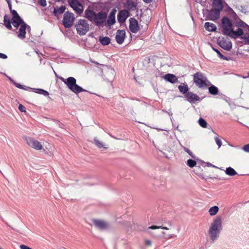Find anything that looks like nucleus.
Here are the masks:
<instances>
[{
	"label": "nucleus",
	"mask_w": 249,
	"mask_h": 249,
	"mask_svg": "<svg viewBox=\"0 0 249 249\" xmlns=\"http://www.w3.org/2000/svg\"><path fill=\"white\" fill-rule=\"evenodd\" d=\"M221 25L223 34L225 35L236 38L243 35V31L241 28H238L235 31L233 29L231 19L227 17L222 18Z\"/></svg>",
	"instance_id": "nucleus-1"
},
{
	"label": "nucleus",
	"mask_w": 249,
	"mask_h": 249,
	"mask_svg": "<svg viewBox=\"0 0 249 249\" xmlns=\"http://www.w3.org/2000/svg\"><path fill=\"white\" fill-rule=\"evenodd\" d=\"M84 14V17L86 18L98 27L103 26L107 17L106 12L100 11L96 13L89 8L85 10Z\"/></svg>",
	"instance_id": "nucleus-2"
},
{
	"label": "nucleus",
	"mask_w": 249,
	"mask_h": 249,
	"mask_svg": "<svg viewBox=\"0 0 249 249\" xmlns=\"http://www.w3.org/2000/svg\"><path fill=\"white\" fill-rule=\"evenodd\" d=\"M222 228L221 219L220 217H216L212 222L209 230L210 236L213 241L217 239Z\"/></svg>",
	"instance_id": "nucleus-3"
},
{
	"label": "nucleus",
	"mask_w": 249,
	"mask_h": 249,
	"mask_svg": "<svg viewBox=\"0 0 249 249\" xmlns=\"http://www.w3.org/2000/svg\"><path fill=\"white\" fill-rule=\"evenodd\" d=\"M60 79L75 94H78V93L86 91L81 87L76 84V80L73 77H69L67 79L60 77Z\"/></svg>",
	"instance_id": "nucleus-4"
},
{
	"label": "nucleus",
	"mask_w": 249,
	"mask_h": 249,
	"mask_svg": "<svg viewBox=\"0 0 249 249\" xmlns=\"http://www.w3.org/2000/svg\"><path fill=\"white\" fill-rule=\"evenodd\" d=\"M193 81L195 84L201 89L206 88L211 85V83L208 80L206 76L200 72H197L194 74Z\"/></svg>",
	"instance_id": "nucleus-5"
},
{
	"label": "nucleus",
	"mask_w": 249,
	"mask_h": 249,
	"mask_svg": "<svg viewBox=\"0 0 249 249\" xmlns=\"http://www.w3.org/2000/svg\"><path fill=\"white\" fill-rule=\"evenodd\" d=\"M77 33L80 36H84L89 30V25L88 21L84 19H80L78 20L77 24L75 25Z\"/></svg>",
	"instance_id": "nucleus-6"
},
{
	"label": "nucleus",
	"mask_w": 249,
	"mask_h": 249,
	"mask_svg": "<svg viewBox=\"0 0 249 249\" xmlns=\"http://www.w3.org/2000/svg\"><path fill=\"white\" fill-rule=\"evenodd\" d=\"M74 20V16L73 13L66 12L63 16V24L65 28H70L72 27Z\"/></svg>",
	"instance_id": "nucleus-7"
},
{
	"label": "nucleus",
	"mask_w": 249,
	"mask_h": 249,
	"mask_svg": "<svg viewBox=\"0 0 249 249\" xmlns=\"http://www.w3.org/2000/svg\"><path fill=\"white\" fill-rule=\"evenodd\" d=\"M68 3L73 10L79 15L83 11V5L77 0H68Z\"/></svg>",
	"instance_id": "nucleus-8"
},
{
	"label": "nucleus",
	"mask_w": 249,
	"mask_h": 249,
	"mask_svg": "<svg viewBox=\"0 0 249 249\" xmlns=\"http://www.w3.org/2000/svg\"><path fill=\"white\" fill-rule=\"evenodd\" d=\"M130 31L133 33H137L140 30L138 21L134 18H130L129 19Z\"/></svg>",
	"instance_id": "nucleus-9"
},
{
	"label": "nucleus",
	"mask_w": 249,
	"mask_h": 249,
	"mask_svg": "<svg viewBox=\"0 0 249 249\" xmlns=\"http://www.w3.org/2000/svg\"><path fill=\"white\" fill-rule=\"evenodd\" d=\"M117 10L115 9H112L107 17L105 26L110 27L116 23L115 15Z\"/></svg>",
	"instance_id": "nucleus-10"
},
{
	"label": "nucleus",
	"mask_w": 249,
	"mask_h": 249,
	"mask_svg": "<svg viewBox=\"0 0 249 249\" xmlns=\"http://www.w3.org/2000/svg\"><path fill=\"white\" fill-rule=\"evenodd\" d=\"M26 143L30 147L36 150H39L42 149V145L40 142L32 138H28L26 139Z\"/></svg>",
	"instance_id": "nucleus-11"
},
{
	"label": "nucleus",
	"mask_w": 249,
	"mask_h": 249,
	"mask_svg": "<svg viewBox=\"0 0 249 249\" xmlns=\"http://www.w3.org/2000/svg\"><path fill=\"white\" fill-rule=\"evenodd\" d=\"M93 223L96 228L102 230H107L109 227L107 222L102 220L93 219Z\"/></svg>",
	"instance_id": "nucleus-12"
},
{
	"label": "nucleus",
	"mask_w": 249,
	"mask_h": 249,
	"mask_svg": "<svg viewBox=\"0 0 249 249\" xmlns=\"http://www.w3.org/2000/svg\"><path fill=\"white\" fill-rule=\"evenodd\" d=\"M26 29L27 30H30V27L27 25L26 22H24L22 25L20 26L19 29V33L18 35V36L22 39L26 38Z\"/></svg>",
	"instance_id": "nucleus-13"
},
{
	"label": "nucleus",
	"mask_w": 249,
	"mask_h": 249,
	"mask_svg": "<svg viewBox=\"0 0 249 249\" xmlns=\"http://www.w3.org/2000/svg\"><path fill=\"white\" fill-rule=\"evenodd\" d=\"M219 46L225 50L230 51L232 48V43L229 40L222 39L218 42Z\"/></svg>",
	"instance_id": "nucleus-14"
},
{
	"label": "nucleus",
	"mask_w": 249,
	"mask_h": 249,
	"mask_svg": "<svg viewBox=\"0 0 249 249\" xmlns=\"http://www.w3.org/2000/svg\"><path fill=\"white\" fill-rule=\"evenodd\" d=\"M129 16V12L127 10H122L118 15V19L120 23H124Z\"/></svg>",
	"instance_id": "nucleus-15"
},
{
	"label": "nucleus",
	"mask_w": 249,
	"mask_h": 249,
	"mask_svg": "<svg viewBox=\"0 0 249 249\" xmlns=\"http://www.w3.org/2000/svg\"><path fill=\"white\" fill-rule=\"evenodd\" d=\"M220 13L219 10L213 8L209 12L207 17L210 20H215L219 18Z\"/></svg>",
	"instance_id": "nucleus-16"
},
{
	"label": "nucleus",
	"mask_w": 249,
	"mask_h": 249,
	"mask_svg": "<svg viewBox=\"0 0 249 249\" xmlns=\"http://www.w3.org/2000/svg\"><path fill=\"white\" fill-rule=\"evenodd\" d=\"M124 7L127 11H135L137 9V3L133 0H127Z\"/></svg>",
	"instance_id": "nucleus-17"
},
{
	"label": "nucleus",
	"mask_w": 249,
	"mask_h": 249,
	"mask_svg": "<svg viewBox=\"0 0 249 249\" xmlns=\"http://www.w3.org/2000/svg\"><path fill=\"white\" fill-rule=\"evenodd\" d=\"M125 36V32L124 30H119L117 31L116 35V40L118 43L121 44L124 42Z\"/></svg>",
	"instance_id": "nucleus-18"
},
{
	"label": "nucleus",
	"mask_w": 249,
	"mask_h": 249,
	"mask_svg": "<svg viewBox=\"0 0 249 249\" xmlns=\"http://www.w3.org/2000/svg\"><path fill=\"white\" fill-rule=\"evenodd\" d=\"M185 96L187 101L190 103H195L196 101H199L200 99L198 95L195 94V93H193V92L191 91H189Z\"/></svg>",
	"instance_id": "nucleus-19"
},
{
	"label": "nucleus",
	"mask_w": 249,
	"mask_h": 249,
	"mask_svg": "<svg viewBox=\"0 0 249 249\" xmlns=\"http://www.w3.org/2000/svg\"><path fill=\"white\" fill-rule=\"evenodd\" d=\"M164 78L165 81L172 84H175L178 82V78L175 75L172 74H165Z\"/></svg>",
	"instance_id": "nucleus-20"
},
{
	"label": "nucleus",
	"mask_w": 249,
	"mask_h": 249,
	"mask_svg": "<svg viewBox=\"0 0 249 249\" xmlns=\"http://www.w3.org/2000/svg\"><path fill=\"white\" fill-rule=\"evenodd\" d=\"M213 7L214 9L219 10L221 12L223 9V6L221 0H213Z\"/></svg>",
	"instance_id": "nucleus-21"
},
{
	"label": "nucleus",
	"mask_w": 249,
	"mask_h": 249,
	"mask_svg": "<svg viewBox=\"0 0 249 249\" xmlns=\"http://www.w3.org/2000/svg\"><path fill=\"white\" fill-rule=\"evenodd\" d=\"M204 27L209 32H214L216 30V26L212 22H205Z\"/></svg>",
	"instance_id": "nucleus-22"
},
{
	"label": "nucleus",
	"mask_w": 249,
	"mask_h": 249,
	"mask_svg": "<svg viewBox=\"0 0 249 249\" xmlns=\"http://www.w3.org/2000/svg\"><path fill=\"white\" fill-rule=\"evenodd\" d=\"M225 11L231 17L236 19L237 18V14L228 5L226 4Z\"/></svg>",
	"instance_id": "nucleus-23"
},
{
	"label": "nucleus",
	"mask_w": 249,
	"mask_h": 249,
	"mask_svg": "<svg viewBox=\"0 0 249 249\" xmlns=\"http://www.w3.org/2000/svg\"><path fill=\"white\" fill-rule=\"evenodd\" d=\"M178 89L180 92L185 95L189 91V87L187 84L183 83L182 85H179Z\"/></svg>",
	"instance_id": "nucleus-24"
},
{
	"label": "nucleus",
	"mask_w": 249,
	"mask_h": 249,
	"mask_svg": "<svg viewBox=\"0 0 249 249\" xmlns=\"http://www.w3.org/2000/svg\"><path fill=\"white\" fill-rule=\"evenodd\" d=\"M4 25L8 30H12V27L11 25L10 20L9 16L7 15L4 16Z\"/></svg>",
	"instance_id": "nucleus-25"
},
{
	"label": "nucleus",
	"mask_w": 249,
	"mask_h": 249,
	"mask_svg": "<svg viewBox=\"0 0 249 249\" xmlns=\"http://www.w3.org/2000/svg\"><path fill=\"white\" fill-rule=\"evenodd\" d=\"M94 144L98 148H104L107 149L108 148V147L105 145H104L103 143L101 142V141H99L97 138H95L93 140Z\"/></svg>",
	"instance_id": "nucleus-26"
},
{
	"label": "nucleus",
	"mask_w": 249,
	"mask_h": 249,
	"mask_svg": "<svg viewBox=\"0 0 249 249\" xmlns=\"http://www.w3.org/2000/svg\"><path fill=\"white\" fill-rule=\"evenodd\" d=\"M99 40L103 45H108L110 42V39L108 36H100L99 38Z\"/></svg>",
	"instance_id": "nucleus-27"
},
{
	"label": "nucleus",
	"mask_w": 249,
	"mask_h": 249,
	"mask_svg": "<svg viewBox=\"0 0 249 249\" xmlns=\"http://www.w3.org/2000/svg\"><path fill=\"white\" fill-rule=\"evenodd\" d=\"M65 6H61L60 7L54 8L53 13L55 16H57L58 14L63 13L65 12Z\"/></svg>",
	"instance_id": "nucleus-28"
},
{
	"label": "nucleus",
	"mask_w": 249,
	"mask_h": 249,
	"mask_svg": "<svg viewBox=\"0 0 249 249\" xmlns=\"http://www.w3.org/2000/svg\"><path fill=\"white\" fill-rule=\"evenodd\" d=\"M219 208L217 206H214L211 207L209 210V213L211 216H214L217 214Z\"/></svg>",
	"instance_id": "nucleus-29"
},
{
	"label": "nucleus",
	"mask_w": 249,
	"mask_h": 249,
	"mask_svg": "<svg viewBox=\"0 0 249 249\" xmlns=\"http://www.w3.org/2000/svg\"><path fill=\"white\" fill-rule=\"evenodd\" d=\"M225 173L230 176H234L237 175V172L231 167L227 168L225 171Z\"/></svg>",
	"instance_id": "nucleus-30"
},
{
	"label": "nucleus",
	"mask_w": 249,
	"mask_h": 249,
	"mask_svg": "<svg viewBox=\"0 0 249 249\" xmlns=\"http://www.w3.org/2000/svg\"><path fill=\"white\" fill-rule=\"evenodd\" d=\"M209 91L212 95H216L218 94V89L216 87L212 85L209 88Z\"/></svg>",
	"instance_id": "nucleus-31"
},
{
	"label": "nucleus",
	"mask_w": 249,
	"mask_h": 249,
	"mask_svg": "<svg viewBox=\"0 0 249 249\" xmlns=\"http://www.w3.org/2000/svg\"><path fill=\"white\" fill-rule=\"evenodd\" d=\"M35 92L38 94H41L45 96H48L49 95V92L46 90L41 89H36Z\"/></svg>",
	"instance_id": "nucleus-32"
},
{
	"label": "nucleus",
	"mask_w": 249,
	"mask_h": 249,
	"mask_svg": "<svg viewBox=\"0 0 249 249\" xmlns=\"http://www.w3.org/2000/svg\"><path fill=\"white\" fill-rule=\"evenodd\" d=\"M198 124H199L203 128H206L207 126V123L206 121L202 119V118H200L198 120Z\"/></svg>",
	"instance_id": "nucleus-33"
},
{
	"label": "nucleus",
	"mask_w": 249,
	"mask_h": 249,
	"mask_svg": "<svg viewBox=\"0 0 249 249\" xmlns=\"http://www.w3.org/2000/svg\"><path fill=\"white\" fill-rule=\"evenodd\" d=\"M12 22H18V23H25L24 20L21 18V17L18 15L16 17H12Z\"/></svg>",
	"instance_id": "nucleus-34"
},
{
	"label": "nucleus",
	"mask_w": 249,
	"mask_h": 249,
	"mask_svg": "<svg viewBox=\"0 0 249 249\" xmlns=\"http://www.w3.org/2000/svg\"><path fill=\"white\" fill-rule=\"evenodd\" d=\"M236 27H237L238 28H241L240 27H242V28H245V27L249 28V26L248 25H247L246 23L245 22H244V21H243L242 20H240L239 21H238L237 23Z\"/></svg>",
	"instance_id": "nucleus-35"
},
{
	"label": "nucleus",
	"mask_w": 249,
	"mask_h": 249,
	"mask_svg": "<svg viewBox=\"0 0 249 249\" xmlns=\"http://www.w3.org/2000/svg\"><path fill=\"white\" fill-rule=\"evenodd\" d=\"M212 49L217 54L218 57H220L221 59L227 60H228V58L225 56H224L223 54H222L218 50L214 49V48H212Z\"/></svg>",
	"instance_id": "nucleus-36"
},
{
	"label": "nucleus",
	"mask_w": 249,
	"mask_h": 249,
	"mask_svg": "<svg viewBox=\"0 0 249 249\" xmlns=\"http://www.w3.org/2000/svg\"><path fill=\"white\" fill-rule=\"evenodd\" d=\"M196 161L192 159H189L187 160V165L191 168H193L196 165Z\"/></svg>",
	"instance_id": "nucleus-37"
},
{
	"label": "nucleus",
	"mask_w": 249,
	"mask_h": 249,
	"mask_svg": "<svg viewBox=\"0 0 249 249\" xmlns=\"http://www.w3.org/2000/svg\"><path fill=\"white\" fill-rule=\"evenodd\" d=\"M181 146L182 148L185 152L188 153L192 158L195 159L196 158L195 155L189 149H188L187 148H186L185 147L182 146V145H181Z\"/></svg>",
	"instance_id": "nucleus-38"
},
{
	"label": "nucleus",
	"mask_w": 249,
	"mask_h": 249,
	"mask_svg": "<svg viewBox=\"0 0 249 249\" xmlns=\"http://www.w3.org/2000/svg\"><path fill=\"white\" fill-rule=\"evenodd\" d=\"M214 141L218 148H219L222 145L221 140L218 137L216 136L214 137Z\"/></svg>",
	"instance_id": "nucleus-39"
},
{
	"label": "nucleus",
	"mask_w": 249,
	"mask_h": 249,
	"mask_svg": "<svg viewBox=\"0 0 249 249\" xmlns=\"http://www.w3.org/2000/svg\"><path fill=\"white\" fill-rule=\"evenodd\" d=\"M149 228L151 229H160V228H161L162 229H165V230H168L169 229L166 227L156 226H152L150 227Z\"/></svg>",
	"instance_id": "nucleus-40"
},
{
	"label": "nucleus",
	"mask_w": 249,
	"mask_h": 249,
	"mask_svg": "<svg viewBox=\"0 0 249 249\" xmlns=\"http://www.w3.org/2000/svg\"><path fill=\"white\" fill-rule=\"evenodd\" d=\"M39 4L45 7L47 5V2L46 0H38Z\"/></svg>",
	"instance_id": "nucleus-41"
},
{
	"label": "nucleus",
	"mask_w": 249,
	"mask_h": 249,
	"mask_svg": "<svg viewBox=\"0 0 249 249\" xmlns=\"http://www.w3.org/2000/svg\"><path fill=\"white\" fill-rule=\"evenodd\" d=\"M242 149L245 152L249 153V144L244 145Z\"/></svg>",
	"instance_id": "nucleus-42"
},
{
	"label": "nucleus",
	"mask_w": 249,
	"mask_h": 249,
	"mask_svg": "<svg viewBox=\"0 0 249 249\" xmlns=\"http://www.w3.org/2000/svg\"><path fill=\"white\" fill-rule=\"evenodd\" d=\"M19 110L23 112H26V107L21 104H19L18 106Z\"/></svg>",
	"instance_id": "nucleus-43"
},
{
	"label": "nucleus",
	"mask_w": 249,
	"mask_h": 249,
	"mask_svg": "<svg viewBox=\"0 0 249 249\" xmlns=\"http://www.w3.org/2000/svg\"><path fill=\"white\" fill-rule=\"evenodd\" d=\"M23 23L24 22H16V21H15L14 22H12V24L14 27L18 28L19 25H22Z\"/></svg>",
	"instance_id": "nucleus-44"
},
{
	"label": "nucleus",
	"mask_w": 249,
	"mask_h": 249,
	"mask_svg": "<svg viewBox=\"0 0 249 249\" xmlns=\"http://www.w3.org/2000/svg\"><path fill=\"white\" fill-rule=\"evenodd\" d=\"M10 12L12 15V17H16V16L19 15L18 14V13H17V12L15 10H11Z\"/></svg>",
	"instance_id": "nucleus-45"
},
{
	"label": "nucleus",
	"mask_w": 249,
	"mask_h": 249,
	"mask_svg": "<svg viewBox=\"0 0 249 249\" xmlns=\"http://www.w3.org/2000/svg\"><path fill=\"white\" fill-rule=\"evenodd\" d=\"M20 249H32V248L29 247L28 246L25 245H21L19 246Z\"/></svg>",
	"instance_id": "nucleus-46"
},
{
	"label": "nucleus",
	"mask_w": 249,
	"mask_h": 249,
	"mask_svg": "<svg viewBox=\"0 0 249 249\" xmlns=\"http://www.w3.org/2000/svg\"><path fill=\"white\" fill-rule=\"evenodd\" d=\"M7 58V56L5 54L0 53V58L5 59Z\"/></svg>",
	"instance_id": "nucleus-47"
},
{
	"label": "nucleus",
	"mask_w": 249,
	"mask_h": 249,
	"mask_svg": "<svg viewBox=\"0 0 249 249\" xmlns=\"http://www.w3.org/2000/svg\"><path fill=\"white\" fill-rule=\"evenodd\" d=\"M15 86L17 87H18V88L19 89H24L23 85H20V84H19L18 83H15Z\"/></svg>",
	"instance_id": "nucleus-48"
},
{
	"label": "nucleus",
	"mask_w": 249,
	"mask_h": 249,
	"mask_svg": "<svg viewBox=\"0 0 249 249\" xmlns=\"http://www.w3.org/2000/svg\"><path fill=\"white\" fill-rule=\"evenodd\" d=\"M6 137L2 134H0V142L5 141Z\"/></svg>",
	"instance_id": "nucleus-49"
},
{
	"label": "nucleus",
	"mask_w": 249,
	"mask_h": 249,
	"mask_svg": "<svg viewBox=\"0 0 249 249\" xmlns=\"http://www.w3.org/2000/svg\"><path fill=\"white\" fill-rule=\"evenodd\" d=\"M145 244L146 246H150L151 245V242L149 240H146L145 241Z\"/></svg>",
	"instance_id": "nucleus-50"
},
{
	"label": "nucleus",
	"mask_w": 249,
	"mask_h": 249,
	"mask_svg": "<svg viewBox=\"0 0 249 249\" xmlns=\"http://www.w3.org/2000/svg\"><path fill=\"white\" fill-rule=\"evenodd\" d=\"M174 237H176V235L175 234H168L167 235V237H168V239L174 238Z\"/></svg>",
	"instance_id": "nucleus-51"
},
{
	"label": "nucleus",
	"mask_w": 249,
	"mask_h": 249,
	"mask_svg": "<svg viewBox=\"0 0 249 249\" xmlns=\"http://www.w3.org/2000/svg\"><path fill=\"white\" fill-rule=\"evenodd\" d=\"M8 4V7H9V9L10 10V11H11V10H13L12 9V5H11V2H9V3H7Z\"/></svg>",
	"instance_id": "nucleus-52"
},
{
	"label": "nucleus",
	"mask_w": 249,
	"mask_h": 249,
	"mask_svg": "<svg viewBox=\"0 0 249 249\" xmlns=\"http://www.w3.org/2000/svg\"><path fill=\"white\" fill-rule=\"evenodd\" d=\"M152 0H143V1L146 3H149L152 2Z\"/></svg>",
	"instance_id": "nucleus-53"
},
{
	"label": "nucleus",
	"mask_w": 249,
	"mask_h": 249,
	"mask_svg": "<svg viewBox=\"0 0 249 249\" xmlns=\"http://www.w3.org/2000/svg\"><path fill=\"white\" fill-rule=\"evenodd\" d=\"M7 3L10 1V0H5Z\"/></svg>",
	"instance_id": "nucleus-54"
},
{
	"label": "nucleus",
	"mask_w": 249,
	"mask_h": 249,
	"mask_svg": "<svg viewBox=\"0 0 249 249\" xmlns=\"http://www.w3.org/2000/svg\"><path fill=\"white\" fill-rule=\"evenodd\" d=\"M56 1H59V0H56Z\"/></svg>",
	"instance_id": "nucleus-55"
},
{
	"label": "nucleus",
	"mask_w": 249,
	"mask_h": 249,
	"mask_svg": "<svg viewBox=\"0 0 249 249\" xmlns=\"http://www.w3.org/2000/svg\"><path fill=\"white\" fill-rule=\"evenodd\" d=\"M0 249H1V248H0Z\"/></svg>",
	"instance_id": "nucleus-56"
},
{
	"label": "nucleus",
	"mask_w": 249,
	"mask_h": 249,
	"mask_svg": "<svg viewBox=\"0 0 249 249\" xmlns=\"http://www.w3.org/2000/svg\"><path fill=\"white\" fill-rule=\"evenodd\" d=\"M64 249H65V248H64Z\"/></svg>",
	"instance_id": "nucleus-57"
}]
</instances>
